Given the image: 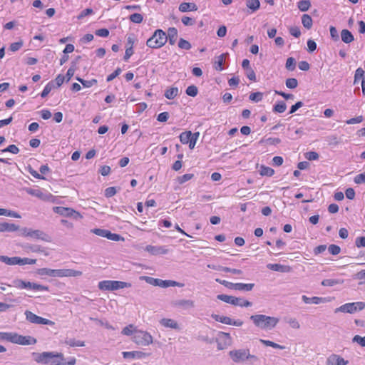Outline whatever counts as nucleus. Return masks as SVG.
<instances>
[{
  "label": "nucleus",
  "instance_id": "e2e57ef3",
  "mask_svg": "<svg viewBox=\"0 0 365 365\" xmlns=\"http://www.w3.org/2000/svg\"><path fill=\"white\" fill-rule=\"evenodd\" d=\"M116 193V189L115 187H109L105 190L104 195L106 197H111Z\"/></svg>",
  "mask_w": 365,
  "mask_h": 365
},
{
  "label": "nucleus",
  "instance_id": "a19ab883",
  "mask_svg": "<svg viewBox=\"0 0 365 365\" xmlns=\"http://www.w3.org/2000/svg\"><path fill=\"white\" fill-rule=\"evenodd\" d=\"M217 298L225 303L232 304H234L235 297L227 294H218Z\"/></svg>",
  "mask_w": 365,
  "mask_h": 365
},
{
  "label": "nucleus",
  "instance_id": "8fccbe9b",
  "mask_svg": "<svg viewBox=\"0 0 365 365\" xmlns=\"http://www.w3.org/2000/svg\"><path fill=\"white\" fill-rule=\"evenodd\" d=\"M135 331H137V329H135V327L133 324H130L123 329L122 334L123 335H126V336H130L132 334L134 335Z\"/></svg>",
  "mask_w": 365,
  "mask_h": 365
},
{
  "label": "nucleus",
  "instance_id": "dca6fc26",
  "mask_svg": "<svg viewBox=\"0 0 365 365\" xmlns=\"http://www.w3.org/2000/svg\"><path fill=\"white\" fill-rule=\"evenodd\" d=\"M173 306L184 310H187L195 307V302L190 299H178L173 302Z\"/></svg>",
  "mask_w": 365,
  "mask_h": 365
},
{
  "label": "nucleus",
  "instance_id": "b1692460",
  "mask_svg": "<svg viewBox=\"0 0 365 365\" xmlns=\"http://www.w3.org/2000/svg\"><path fill=\"white\" fill-rule=\"evenodd\" d=\"M197 6L195 3L182 2L179 6V11L181 12H187L189 11H197Z\"/></svg>",
  "mask_w": 365,
  "mask_h": 365
},
{
  "label": "nucleus",
  "instance_id": "ddd939ff",
  "mask_svg": "<svg viewBox=\"0 0 365 365\" xmlns=\"http://www.w3.org/2000/svg\"><path fill=\"white\" fill-rule=\"evenodd\" d=\"M24 314H25L26 320H28L31 323L36 324H45V325H53L54 324L53 322H52L49 319L43 318L41 317L37 316L36 314H34L33 312H31L30 311H26Z\"/></svg>",
  "mask_w": 365,
  "mask_h": 365
},
{
  "label": "nucleus",
  "instance_id": "a878e982",
  "mask_svg": "<svg viewBox=\"0 0 365 365\" xmlns=\"http://www.w3.org/2000/svg\"><path fill=\"white\" fill-rule=\"evenodd\" d=\"M341 38L345 43H350L354 40L353 34L348 29H343L341 31Z\"/></svg>",
  "mask_w": 365,
  "mask_h": 365
},
{
  "label": "nucleus",
  "instance_id": "79ce46f5",
  "mask_svg": "<svg viewBox=\"0 0 365 365\" xmlns=\"http://www.w3.org/2000/svg\"><path fill=\"white\" fill-rule=\"evenodd\" d=\"M54 88V84L52 81L48 83L41 93L42 98L46 97L51 90Z\"/></svg>",
  "mask_w": 365,
  "mask_h": 365
},
{
  "label": "nucleus",
  "instance_id": "9d476101",
  "mask_svg": "<svg viewBox=\"0 0 365 365\" xmlns=\"http://www.w3.org/2000/svg\"><path fill=\"white\" fill-rule=\"evenodd\" d=\"M21 235L33 239L41 240L44 242H51V237L48 234L39 230H32L24 227L21 230Z\"/></svg>",
  "mask_w": 365,
  "mask_h": 365
},
{
  "label": "nucleus",
  "instance_id": "473e14b6",
  "mask_svg": "<svg viewBox=\"0 0 365 365\" xmlns=\"http://www.w3.org/2000/svg\"><path fill=\"white\" fill-rule=\"evenodd\" d=\"M0 261L9 265H16L18 262V257H9L0 255Z\"/></svg>",
  "mask_w": 365,
  "mask_h": 365
},
{
  "label": "nucleus",
  "instance_id": "864d4df0",
  "mask_svg": "<svg viewBox=\"0 0 365 365\" xmlns=\"http://www.w3.org/2000/svg\"><path fill=\"white\" fill-rule=\"evenodd\" d=\"M185 92L187 96L195 97L197 95L198 91L197 88L195 86L192 85L187 88Z\"/></svg>",
  "mask_w": 365,
  "mask_h": 365
},
{
  "label": "nucleus",
  "instance_id": "49530a36",
  "mask_svg": "<svg viewBox=\"0 0 365 365\" xmlns=\"http://www.w3.org/2000/svg\"><path fill=\"white\" fill-rule=\"evenodd\" d=\"M66 344L69 345L70 346L74 347V346H84L85 342L83 341L80 340H76L74 339H70L67 340Z\"/></svg>",
  "mask_w": 365,
  "mask_h": 365
},
{
  "label": "nucleus",
  "instance_id": "393cba45",
  "mask_svg": "<svg viewBox=\"0 0 365 365\" xmlns=\"http://www.w3.org/2000/svg\"><path fill=\"white\" fill-rule=\"evenodd\" d=\"M168 40L170 45H174L178 38V30L174 27H170L168 30Z\"/></svg>",
  "mask_w": 365,
  "mask_h": 365
},
{
  "label": "nucleus",
  "instance_id": "680f3d73",
  "mask_svg": "<svg viewBox=\"0 0 365 365\" xmlns=\"http://www.w3.org/2000/svg\"><path fill=\"white\" fill-rule=\"evenodd\" d=\"M22 46H23V42L21 41H18V42H14L10 45L9 49L12 52H16V51H19L22 47Z\"/></svg>",
  "mask_w": 365,
  "mask_h": 365
},
{
  "label": "nucleus",
  "instance_id": "6e6552de",
  "mask_svg": "<svg viewBox=\"0 0 365 365\" xmlns=\"http://www.w3.org/2000/svg\"><path fill=\"white\" fill-rule=\"evenodd\" d=\"M131 287V284L121 281L103 280L98 283L101 290H118Z\"/></svg>",
  "mask_w": 365,
  "mask_h": 365
},
{
  "label": "nucleus",
  "instance_id": "0eeeda50",
  "mask_svg": "<svg viewBox=\"0 0 365 365\" xmlns=\"http://www.w3.org/2000/svg\"><path fill=\"white\" fill-rule=\"evenodd\" d=\"M140 279L145 281L147 283L160 287H182L183 284L173 280H163L160 279H155L151 277L142 276Z\"/></svg>",
  "mask_w": 365,
  "mask_h": 365
},
{
  "label": "nucleus",
  "instance_id": "09e8293b",
  "mask_svg": "<svg viewBox=\"0 0 365 365\" xmlns=\"http://www.w3.org/2000/svg\"><path fill=\"white\" fill-rule=\"evenodd\" d=\"M286 86L288 88L294 89L296 88L298 86V81L294 78H289L286 80Z\"/></svg>",
  "mask_w": 365,
  "mask_h": 365
},
{
  "label": "nucleus",
  "instance_id": "2f4dec72",
  "mask_svg": "<svg viewBox=\"0 0 365 365\" xmlns=\"http://www.w3.org/2000/svg\"><path fill=\"white\" fill-rule=\"evenodd\" d=\"M233 305L239 306L241 307H247L252 306V302H249L248 300L244 299L243 298L235 297Z\"/></svg>",
  "mask_w": 365,
  "mask_h": 365
},
{
  "label": "nucleus",
  "instance_id": "37998d69",
  "mask_svg": "<svg viewBox=\"0 0 365 365\" xmlns=\"http://www.w3.org/2000/svg\"><path fill=\"white\" fill-rule=\"evenodd\" d=\"M36 262V259H29V258H21L18 257V262L19 265H25V264H34Z\"/></svg>",
  "mask_w": 365,
  "mask_h": 365
},
{
  "label": "nucleus",
  "instance_id": "1a4fd4ad",
  "mask_svg": "<svg viewBox=\"0 0 365 365\" xmlns=\"http://www.w3.org/2000/svg\"><path fill=\"white\" fill-rule=\"evenodd\" d=\"M364 308L365 302H349L337 307L334 310V312L354 314L356 312L363 310Z\"/></svg>",
  "mask_w": 365,
  "mask_h": 365
},
{
  "label": "nucleus",
  "instance_id": "c756f323",
  "mask_svg": "<svg viewBox=\"0 0 365 365\" xmlns=\"http://www.w3.org/2000/svg\"><path fill=\"white\" fill-rule=\"evenodd\" d=\"M179 93V90L177 87H172L167 89L165 92V96L169 100L174 99Z\"/></svg>",
  "mask_w": 365,
  "mask_h": 365
},
{
  "label": "nucleus",
  "instance_id": "58836bf2",
  "mask_svg": "<svg viewBox=\"0 0 365 365\" xmlns=\"http://www.w3.org/2000/svg\"><path fill=\"white\" fill-rule=\"evenodd\" d=\"M259 173L262 176H272L274 175V171L269 167L262 165L259 169Z\"/></svg>",
  "mask_w": 365,
  "mask_h": 365
},
{
  "label": "nucleus",
  "instance_id": "5fc2aeb1",
  "mask_svg": "<svg viewBox=\"0 0 365 365\" xmlns=\"http://www.w3.org/2000/svg\"><path fill=\"white\" fill-rule=\"evenodd\" d=\"M178 46H179V48H180L182 49H185V50H189L192 47L190 42H188L187 41L182 38H180V40H179Z\"/></svg>",
  "mask_w": 365,
  "mask_h": 365
},
{
  "label": "nucleus",
  "instance_id": "4c0bfd02",
  "mask_svg": "<svg viewBox=\"0 0 365 365\" xmlns=\"http://www.w3.org/2000/svg\"><path fill=\"white\" fill-rule=\"evenodd\" d=\"M76 78L85 88H90V87H91L93 85H96L97 83V80L96 79H91V80H89V81H86V80H84V79H83V78H81L80 77H76Z\"/></svg>",
  "mask_w": 365,
  "mask_h": 365
},
{
  "label": "nucleus",
  "instance_id": "0e129e2a",
  "mask_svg": "<svg viewBox=\"0 0 365 365\" xmlns=\"http://www.w3.org/2000/svg\"><path fill=\"white\" fill-rule=\"evenodd\" d=\"M200 133L198 132L193 133V137L191 138V140L188 142L189 143V148L190 149H193L195 146L196 142L199 138Z\"/></svg>",
  "mask_w": 365,
  "mask_h": 365
},
{
  "label": "nucleus",
  "instance_id": "de8ad7c7",
  "mask_svg": "<svg viewBox=\"0 0 365 365\" xmlns=\"http://www.w3.org/2000/svg\"><path fill=\"white\" fill-rule=\"evenodd\" d=\"M262 98L263 93L261 92L252 93L249 97L250 101L256 103L261 101L262 100Z\"/></svg>",
  "mask_w": 365,
  "mask_h": 365
},
{
  "label": "nucleus",
  "instance_id": "a211bd4d",
  "mask_svg": "<svg viewBox=\"0 0 365 365\" xmlns=\"http://www.w3.org/2000/svg\"><path fill=\"white\" fill-rule=\"evenodd\" d=\"M348 361L337 354H331L327 359V365H346Z\"/></svg>",
  "mask_w": 365,
  "mask_h": 365
},
{
  "label": "nucleus",
  "instance_id": "f8f14e48",
  "mask_svg": "<svg viewBox=\"0 0 365 365\" xmlns=\"http://www.w3.org/2000/svg\"><path fill=\"white\" fill-rule=\"evenodd\" d=\"M229 356L235 363H242L247 360L249 349H234L229 352Z\"/></svg>",
  "mask_w": 365,
  "mask_h": 365
},
{
  "label": "nucleus",
  "instance_id": "052dcab7",
  "mask_svg": "<svg viewBox=\"0 0 365 365\" xmlns=\"http://www.w3.org/2000/svg\"><path fill=\"white\" fill-rule=\"evenodd\" d=\"M328 250L330 254H331L333 255H336L340 252L341 248L338 245H331L328 247Z\"/></svg>",
  "mask_w": 365,
  "mask_h": 365
},
{
  "label": "nucleus",
  "instance_id": "774afa93",
  "mask_svg": "<svg viewBox=\"0 0 365 365\" xmlns=\"http://www.w3.org/2000/svg\"><path fill=\"white\" fill-rule=\"evenodd\" d=\"M354 181L356 184L365 183V173L356 175Z\"/></svg>",
  "mask_w": 365,
  "mask_h": 365
},
{
  "label": "nucleus",
  "instance_id": "6e6d98bb",
  "mask_svg": "<svg viewBox=\"0 0 365 365\" xmlns=\"http://www.w3.org/2000/svg\"><path fill=\"white\" fill-rule=\"evenodd\" d=\"M220 271H222V272H230V273H232L233 274H237V275L242 274V270L237 269H232V268L227 267H221L220 268Z\"/></svg>",
  "mask_w": 365,
  "mask_h": 365
},
{
  "label": "nucleus",
  "instance_id": "39448f33",
  "mask_svg": "<svg viewBox=\"0 0 365 365\" xmlns=\"http://www.w3.org/2000/svg\"><path fill=\"white\" fill-rule=\"evenodd\" d=\"M167 41L166 33L162 29H157L153 36L147 40L146 45L151 48H160L166 43Z\"/></svg>",
  "mask_w": 365,
  "mask_h": 365
},
{
  "label": "nucleus",
  "instance_id": "72a5a7b5",
  "mask_svg": "<svg viewBox=\"0 0 365 365\" xmlns=\"http://www.w3.org/2000/svg\"><path fill=\"white\" fill-rule=\"evenodd\" d=\"M192 137L193 133L191 131L182 132L180 135V140L182 144H187Z\"/></svg>",
  "mask_w": 365,
  "mask_h": 365
},
{
  "label": "nucleus",
  "instance_id": "5701e85b",
  "mask_svg": "<svg viewBox=\"0 0 365 365\" xmlns=\"http://www.w3.org/2000/svg\"><path fill=\"white\" fill-rule=\"evenodd\" d=\"M19 230V226L13 223L0 222V232H15Z\"/></svg>",
  "mask_w": 365,
  "mask_h": 365
},
{
  "label": "nucleus",
  "instance_id": "423d86ee",
  "mask_svg": "<svg viewBox=\"0 0 365 365\" xmlns=\"http://www.w3.org/2000/svg\"><path fill=\"white\" fill-rule=\"evenodd\" d=\"M12 286L19 289H32L34 291H48L49 287L37 283L26 282L20 279L12 281Z\"/></svg>",
  "mask_w": 365,
  "mask_h": 365
},
{
  "label": "nucleus",
  "instance_id": "a18cd8bd",
  "mask_svg": "<svg viewBox=\"0 0 365 365\" xmlns=\"http://www.w3.org/2000/svg\"><path fill=\"white\" fill-rule=\"evenodd\" d=\"M285 67L289 71H294L296 67V61L294 58L289 57L287 59Z\"/></svg>",
  "mask_w": 365,
  "mask_h": 365
},
{
  "label": "nucleus",
  "instance_id": "603ef678",
  "mask_svg": "<svg viewBox=\"0 0 365 365\" xmlns=\"http://www.w3.org/2000/svg\"><path fill=\"white\" fill-rule=\"evenodd\" d=\"M364 71L361 68H358L355 71L354 83L356 84L358 81L363 79Z\"/></svg>",
  "mask_w": 365,
  "mask_h": 365
},
{
  "label": "nucleus",
  "instance_id": "f3484780",
  "mask_svg": "<svg viewBox=\"0 0 365 365\" xmlns=\"http://www.w3.org/2000/svg\"><path fill=\"white\" fill-rule=\"evenodd\" d=\"M145 250L153 255H165L168 252V250L165 246L148 245L145 247Z\"/></svg>",
  "mask_w": 365,
  "mask_h": 365
},
{
  "label": "nucleus",
  "instance_id": "4be33fe9",
  "mask_svg": "<svg viewBox=\"0 0 365 365\" xmlns=\"http://www.w3.org/2000/svg\"><path fill=\"white\" fill-rule=\"evenodd\" d=\"M160 324L166 328H170L173 329H180L178 322L173 319L163 318L160 321Z\"/></svg>",
  "mask_w": 365,
  "mask_h": 365
},
{
  "label": "nucleus",
  "instance_id": "f704fd0d",
  "mask_svg": "<svg viewBox=\"0 0 365 365\" xmlns=\"http://www.w3.org/2000/svg\"><path fill=\"white\" fill-rule=\"evenodd\" d=\"M0 215L8 216L14 218L21 217L18 212L4 208H0Z\"/></svg>",
  "mask_w": 365,
  "mask_h": 365
},
{
  "label": "nucleus",
  "instance_id": "4468645a",
  "mask_svg": "<svg viewBox=\"0 0 365 365\" xmlns=\"http://www.w3.org/2000/svg\"><path fill=\"white\" fill-rule=\"evenodd\" d=\"M222 285L230 289L240 290V291H251L255 284L252 283L245 284V283H232L230 282H224Z\"/></svg>",
  "mask_w": 365,
  "mask_h": 365
},
{
  "label": "nucleus",
  "instance_id": "f257e3e1",
  "mask_svg": "<svg viewBox=\"0 0 365 365\" xmlns=\"http://www.w3.org/2000/svg\"><path fill=\"white\" fill-rule=\"evenodd\" d=\"M32 356L36 363L43 365H75L76 363L75 357L71 356L66 360L63 354L60 352H33Z\"/></svg>",
  "mask_w": 365,
  "mask_h": 365
},
{
  "label": "nucleus",
  "instance_id": "bf43d9fd",
  "mask_svg": "<svg viewBox=\"0 0 365 365\" xmlns=\"http://www.w3.org/2000/svg\"><path fill=\"white\" fill-rule=\"evenodd\" d=\"M76 71V66L75 63H73V65L68 69L65 78H66V81H69L71 78L73 76Z\"/></svg>",
  "mask_w": 365,
  "mask_h": 365
},
{
  "label": "nucleus",
  "instance_id": "bb28decb",
  "mask_svg": "<svg viewBox=\"0 0 365 365\" xmlns=\"http://www.w3.org/2000/svg\"><path fill=\"white\" fill-rule=\"evenodd\" d=\"M225 56H226L225 53H222L215 58V60L214 62V67L217 71H221L223 70L222 65L225 62Z\"/></svg>",
  "mask_w": 365,
  "mask_h": 365
},
{
  "label": "nucleus",
  "instance_id": "c9c22d12",
  "mask_svg": "<svg viewBox=\"0 0 365 365\" xmlns=\"http://www.w3.org/2000/svg\"><path fill=\"white\" fill-rule=\"evenodd\" d=\"M312 17L308 14H304L302 16V23L303 26L307 29H309L312 26Z\"/></svg>",
  "mask_w": 365,
  "mask_h": 365
},
{
  "label": "nucleus",
  "instance_id": "9b49d317",
  "mask_svg": "<svg viewBox=\"0 0 365 365\" xmlns=\"http://www.w3.org/2000/svg\"><path fill=\"white\" fill-rule=\"evenodd\" d=\"M133 341L140 346H148L153 341V336L147 331L137 330L134 331Z\"/></svg>",
  "mask_w": 365,
  "mask_h": 365
},
{
  "label": "nucleus",
  "instance_id": "13d9d810",
  "mask_svg": "<svg viewBox=\"0 0 365 365\" xmlns=\"http://www.w3.org/2000/svg\"><path fill=\"white\" fill-rule=\"evenodd\" d=\"M353 342L359 344L361 346H365V336H361L359 335H355L352 339Z\"/></svg>",
  "mask_w": 365,
  "mask_h": 365
},
{
  "label": "nucleus",
  "instance_id": "2eb2a0df",
  "mask_svg": "<svg viewBox=\"0 0 365 365\" xmlns=\"http://www.w3.org/2000/svg\"><path fill=\"white\" fill-rule=\"evenodd\" d=\"M217 349L222 350L232 344V337L229 333L220 332L217 339Z\"/></svg>",
  "mask_w": 365,
  "mask_h": 365
},
{
  "label": "nucleus",
  "instance_id": "c03bdc74",
  "mask_svg": "<svg viewBox=\"0 0 365 365\" xmlns=\"http://www.w3.org/2000/svg\"><path fill=\"white\" fill-rule=\"evenodd\" d=\"M129 19L133 23L140 24L143 20V16L139 13H135L130 16Z\"/></svg>",
  "mask_w": 365,
  "mask_h": 365
},
{
  "label": "nucleus",
  "instance_id": "aec40b11",
  "mask_svg": "<svg viewBox=\"0 0 365 365\" xmlns=\"http://www.w3.org/2000/svg\"><path fill=\"white\" fill-rule=\"evenodd\" d=\"M123 358L125 359H140L148 356V354L139 351H123L122 353Z\"/></svg>",
  "mask_w": 365,
  "mask_h": 365
},
{
  "label": "nucleus",
  "instance_id": "ea45409f",
  "mask_svg": "<svg viewBox=\"0 0 365 365\" xmlns=\"http://www.w3.org/2000/svg\"><path fill=\"white\" fill-rule=\"evenodd\" d=\"M287 109V105L284 101H279L276 103L273 108V110L276 113H282Z\"/></svg>",
  "mask_w": 365,
  "mask_h": 365
},
{
  "label": "nucleus",
  "instance_id": "20e7f679",
  "mask_svg": "<svg viewBox=\"0 0 365 365\" xmlns=\"http://www.w3.org/2000/svg\"><path fill=\"white\" fill-rule=\"evenodd\" d=\"M250 319L257 327L262 330H271L279 322L278 318L264 314L252 315Z\"/></svg>",
  "mask_w": 365,
  "mask_h": 365
},
{
  "label": "nucleus",
  "instance_id": "e433bc0d",
  "mask_svg": "<svg viewBox=\"0 0 365 365\" xmlns=\"http://www.w3.org/2000/svg\"><path fill=\"white\" fill-rule=\"evenodd\" d=\"M297 6L301 11H307L311 6L310 0H300L297 3Z\"/></svg>",
  "mask_w": 365,
  "mask_h": 365
},
{
  "label": "nucleus",
  "instance_id": "412c9836",
  "mask_svg": "<svg viewBox=\"0 0 365 365\" xmlns=\"http://www.w3.org/2000/svg\"><path fill=\"white\" fill-rule=\"evenodd\" d=\"M53 211L63 216L66 217H71L73 214L78 215L75 210L71 208L64 207H53Z\"/></svg>",
  "mask_w": 365,
  "mask_h": 365
},
{
  "label": "nucleus",
  "instance_id": "7ed1b4c3",
  "mask_svg": "<svg viewBox=\"0 0 365 365\" xmlns=\"http://www.w3.org/2000/svg\"><path fill=\"white\" fill-rule=\"evenodd\" d=\"M0 340L19 345H34L37 342L31 336H22L15 332H0Z\"/></svg>",
  "mask_w": 365,
  "mask_h": 365
},
{
  "label": "nucleus",
  "instance_id": "3c124183",
  "mask_svg": "<svg viewBox=\"0 0 365 365\" xmlns=\"http://www.w3.org/2000/svg\"><path fill=\"white\" fill-rule=\"evenodd\" d=\"M286 322L293 329H297L300 328V324H299V322L297 321V319L295 318H293V317L287 318L286 319Z\"/></svg>",
  "mask_w": 365,
  "mask_h": 365
},
{
  "label": "nucleus",
  "instance_id": "4d7b16f0",
  "mask_svg": "<svg viewBox=\"0 0 365 365\" xmlns=\"http://www.w3.org/2000/svg\"><path fill=\"white\" fill-rule=\"evenodd\" d=\"M354 278L356 279L361 280V282H359V284H364L365 283V269L357 272L354 275Z\"/></svg>",
  "mask_w": 365,
  "mask_h": 365
},
{
  "label": "nucleus",
  "instance_id": "6ab92c4d",
  "mask_svg": "<svg viewBox=\"0 0 365 365\" xmlns=\"http://www.w3.org/2000/svg\"><path fill=\"white\" fill-rule=\"evenodd\" d=\"M302 299L305 304H319L321 303H326V302H329V298H327V297H308L306 295H303L302 297Z\"/></svg>",
  "mask_w": 365,
  "mask_h": 365
},
{
  "label": "nucleus",
  "instance_id": "cd10ccee",
  "mask_svg": "<svg viewBox=\"0 0 365 365\" xmlns=\"http://www.w3.org/2000/svg\"><path fill=\"white\" fill-rule=\"evenodd\" d=\"M344 280L339 279H325L322 280L321 284L324 287H334L337 284H341Z\"/></svg>",
  "mask_w": 365,
  "mask_h": 365
},
{
  "label": "nucleus",
  "instance_id": "f03ea898",
  "mask_svg": "<svg viewBox=\"0 0 365 365\" xmlns=\"http://www.w3.org/2000/svg\"><path fill=\"white\" fill-rule=\"evenodd\" d=\"M36 273L40 276H48L51 277H79L82 275V272L74 270L72 269H50L40 268L38 269Z\"/></svg>",
  "mask_w": 365,
  "mask_h": 365
},
{
  "label": "nucleus",
  "instance_id": "69168bd1",
  "mask_svg": "<svg viewBox=\"0 0 365 365\" xmlns=\"http://www.w3.org/2000/svg\"><path fill=\"white\" fill-rule=\"evenodd\" d=\"M121 73V69L120 68H117L114 72L107 76L106 81L110 82L113 81L115 78H116Z\"/></svg>",
  "mask_w": 365,
  "mask_h": 365
},
{
  "label": "nucleus",
  "instance_id": "338daca9",
  "mask_svg": "<svg viewBox=\"0 0 365 365\" xmlns=\"http://www.w3.org/2000/svg\"><path fill=\"white\" fill-rule=\"evenodd\" d=\"M3 152H9L13 154H17L19 152V148L15 145H10L2 150Z\"/></svg>",
  "mask_w": 365,
  "mask_h": 365
},
{
  "label": "nucleus",
  "instance_id": "7c9ffc66",
  "mask_svg": "<svg viewBox=\"0 0 365 365\" xmlns=\"http://www.w3.org/2000/svg\"><path fill=\"white\" fill-rule=\"evenodd\" d=\"M212 318L215 321L221 322L225 324L231 325L232 319L229 317L221 316L218 314H212Z\"/></svg>",
  "mask_w": 365,
  "mask_h": 365
},
{
  "label": "nucleus",
  "instance_id": "c85d7f7f",
  "mask_svg": "<svg viewBox=\"0 0 365 365\" xmlns=\"http://www.w3.org/2000/svg\"><path fill=\"white\" fill-rule=\"evenodd\" d=\"M247 7L251 10V13H253L259 9L260 6V2L259 0H247Z\"/></svg>",
  "mask_w": 365,
  "mask_h": 365
}]
</instances>
